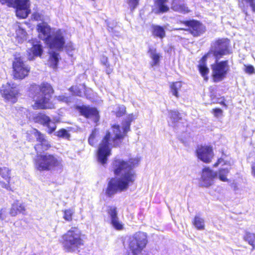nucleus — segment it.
I'll use <instances>...</instances> for the list:
<instances>
[{
  "label": "nucleus",
  "mask_w": 255,
  "mask_h": 255,
  "mask_svg": "<svg viewBox=\"0 0 255 255\" xmlns=\"http://www.w3.org/2000/svg\"><path fill=\"white\" fill-rule=\"evenodd\" d=\"M140 159L137 157H130L127 160L115 158L112 167L114 174L118 178L112 177L108 182L105 190L107 197L111 198L118 192L127 190L133 184L136 178L134 169L138 166Z\"/></svg>",
  "instance_id": "nucleus-1"
},
{
  "label": "nucleus",
  "mask_w": 255,
  "mask_h": 255,
  "mask_svg": "<svg viewBox=\"0 0 255 255\" xmlns=\"http://www.w3.org/2000/svg\"><path fill=\"white\" fill-rule=\"evenodd\" d=\"M26 138L28 142H33L34 139L38 142L34 146L36 153L33 160L35 168L39 171H48L62 166V161L54 154L45 152L49 150L52 145L45 138V135L34 128L26 133Z\"/></svg>",
  "instance_id": "nucleus-2"
},
{
  "label": "nucleus",
  "mask_w": 255,
  "mask_h": 255,
  "mask_svg": "<svg viewBox=\"0 0 255 255\" xmlns=\"http://www.w3.org/2000/svg\"><path fill=\"white\" fill-rule=\"evenodd\" d=\"M136 118V116L133 113L128 114L122 122V132L120 125H112L111 128L115 133L114 137L112 136L109 130L106 131L97 149V155L99 162L103 165L107 163L108 157L111 154L112 147H116L121 144L125 137L127 136V133L130 130L131 123Z\"/></svg>",
  "instance_id": "nucleus-3"
},
{
  "label": "nucleus",
  "mask_w": 255,
  "mask_h": 255,
  "mask_svg": "<svg viewBox=\"0 0 255 255\" xmlns=\"http://www.w3.org/2000/svg\"><path fill=\"white\" fill-rule=\"evenodd\" d=\"M34 86L36 89L38 88V91L31 93V97L35 99L32 106L33 109L46 110L54 108V104L51 99L54 90L51 85L47 83H42L40 85H35Z\"/></svg>",
  "instance_id": "nucleus-4"
},
{
  "label": "nucleus",
  "mask_w": 255,
  "mask_h": 255,
  "mask_svg": "<svg viewBox=\"0 0 255 255\" xmlns=\"http://www.w3.org/2000/svg\"><path fill=\"white\" fill-rule=\"evenodd\" d=\"M83 236L77 227H72L61 236L59 242L66 252L79 253L85 245Z\"/></svg>",
  "instance_id": "nucleus-5"
},
{
  "label": "nucleus",
  "mask_w": 255,
  "mask_h": 255,
  "mask_svg": "<svg viewBox=\"0 0 255 255\" xmlns=\"http://www.w3.org/2000/svg\"><path fill=\"white\" fill-rule=\"evenodd\" d=\"M232 53L230 40L227 38H219L213 42L209 50L201 58L199 65H207V58L211 55L215 60Z\"/></svg>",
  "instance_id": "nucleus-6"
},
{
  "label": "nucleus",
  "mask_w": 255,
  "mask_h": 255,
  "mask_svg": "<svg viewBox=\"0 0 255 255\" xmlns=\"http://www.w3.org/2000/svg\"><path fill=\"white\" fill-rule=\"evenodd\" d=\"M13 56L12 68L13 78L16 80H22L29 75L30 67L25 63L23 56L20 53L15 52Z\"/></svg>",
  "instance_id": "nucleus-7"
},
{
  "label": "nucleus",
  "mask_w": 255,
  "mask_h": 255,
  "mask_svg": "<svg viewBox=\"0 0 255 255\" xmlns=\"http://www.w3.org/2000/svg\"><path fill=\"white\" fill-rule=\"evenodd\" d=\"M211 69L213 82H220L227 77L230 71L229 61L228 60L221 61L215 60L214 63L211 65Z\"/></svg>",
  "instance_id": "nucleus-8"
},
{
  "label": "nucleus",
  "mask_w": 255,
  "mask_h": 255,
  "mask_svg": "<svg viewBox=\"0 0 255 255\" xmlns=\"http://www.w3.org/2000/svg\"><path fill=\"white\" fill-rule=\"evenodd\" d=\"M148 243L147 234L142 232L134 233L130 238L128 243L129 250H132L134 253H142Z\"/></svg>",
  "instance_id": "nucleus-9"
},
{
  "label": "nucleus",
  "mask_w": 255,
  "mask_h": 255,
  "mask_svg": "<svg viewBox=\"0 0 255 255\" xmlns=\"http://www.w3.org/2000/svg\"><path fill=\"white\" fill-rule=\"evenodd\" d=\"M180 23L187 26V28H179L176 30L188 31L194 37H197L203 35L206 31V26L200 21L196 19H189L180 21Z\"/></svg>",
  "instance_id": "nucleus-10"
},
{
  "label": "nucleus",
  "mask_w": 255,
  "mask_h": 255,
  "mask_svg": "<svg viewBox=\"0 0 255 255\" xmlns=\"http://www.w3.org/2000/svg\"><path fill=\"white\" fill-rule=\"evenodd\" d=\"M197 158L205 163H210L214 157L213 147L209 144L198 145L195 149Z\"/></svg>",
  "instance_id": "nucleus-11"
},
{
  "label": "nucleus",
  "mask_w": 255,
  "mask_h": 255,
  "mask_svg": "<svg viewBox=\"0 0 255 255\" xmlns=\"http://www.w3.org/2000/svg\"><path fill=\"white\" fill-rule=\"evenodd\" d=\"M0 94L6 102H11L14 103L17 101L19 92L14 84L7 82L2 85L0 89Z\"/></svg>",
  "instance_id": "nucleus-12"
},
{
  "label": "nucleus",
  "mask_w": 255,
  "mask_h": 255,
  "mask_svg": "<svg viewBox=\"0 0 255 255\" xmlns=\"http://www.w3.org/2000/svg\"><path fill=\"white\" fill-rule=\"evenodd\" d=\"M76 109L78 111L80 116L87 119H92L97 123L99 122L100 116L99 111L97 108L89 105L77 106Z\"/></svg>",
  "instance_id": "nucleus-13"
},
{
  "label": "nucleus",
  "mask_w": 255,
  "mask_h": 255,
  "mask_svg": "<svg viewBox=\"0 0 255 255\" xmlns=\"http://www.w3.org/2000/svg\"><path fill=\"white\" fill-rule=\"evenodd\" d=\"M217 176V173L208 166L203 167L201 171L199 179L200 186L209 187L214 184V180Z\"/></svg>",
  "instance_id": "nucleus-14"
},
{
  "label": "nucleus",
  "mask_w": 255,
  "mask_h": 255,
  "mask_svg": "<svg viewBox=\"0 0 255 255\" xmlns=\"http://www.w3.org/2000/svg\"><path fill=\"white\" fill-rule=\"evenodd\" d=\"M35 123L42 125L48 128L47 132L51 134L55 131L57 126L55 123L52 122L50 118L43 113H39L33 117Z\"/></svg>",
  "instance_id": "nucleus-15"
},
{
  "label": "nucleus",
  "mask_w": 255,
  "mask_h": 255,
  "mask_svg": "<svg viewBox=\"0 0 255 255\" xmlns=\"http://www.w3.org/2000/svg\"><path fill=\"white\" fill-rule=\"evenodd\" d=\"M45 43L51 49L61 50L64 47L65 43L64 37L61 30L60 29L57 30L52 36H51L50 40Z\"/></svg>",
  "instance_id": "nucleus-16"
},
{
  "label": "nucleus",
  "mask_w": 255,
  "mask_h": 255,
  "mask_svg": "<svg viewBox=\"0 0 255 255\" xmlns=\"http://www.w3.org/2000/svg\"><path fill=\"white\" fill-rule=\"evenodd\" d=\"M16 15L19 18H26L30 12L28 0H14Z\"/></svg>",
  "instance_id": "nucleus-17"
},
{
  "label": "nucleus",
  "mask_w": 255,
  "mask_h": 255,
  "mask_svg": "<svg viewBox=\"0 0 255 255\" xmlns=\"http://www.w3.org/2000/svg\"><path fill=\"white\" fill-rule=\"evenodd\" d=\"M29 42L31 47L27 51L28 59L32 60L36 57H41L43 53V46L41 42L36 39H32Z\"/></svg>",
  "instance_id": "nucleus-18"
},
{
  "label": "nucleus",
  "mask_w": 255,
  "mask_h": 255,
  "mask_svg": "<svg viewBox=\"0 0 255 255\" xmlns=\"http://www.w3.org/2000/svg\"><path fill=\"white\" fill-rule=\"evenodd\" d=\"M11 169L7 167H0V176L2 178L0 180V186L1 188L8 191H13V188L10 183Z\"/></svg>",
  "instance_id": "nucleus-19"
},
{
  "label": "nucleus",
  "mask_w": 255,
  "mask_h": 255,
  "mask_svg": "<svg viewBox=\"0 0 255 255\" xmlns=\"http://www.w3.org/2000/svg\"><path fill=\"white\" fill-rule=\"evenodd\" d=\"M36 31L38 37L44 41L48 42L51 38V28L47 22L42 21L36 25Z\"/></svg>",
  "instance_id": "nucleus-20"
},
{
  "label": "nucleus",
  "mask_w": 255,
  "mask_h": 255,
  "mask_svg": "<svg viewBox=\"0 0 255 255\" xmlns=\"http://www.w3.org/2000/svg\"><path fill=\"white\" fill-rule=\"evenodd\" d=\"M107 213L111 218V224L113 228L117 231L123 230L124 224L119 220L117 208L114 206H109L107 210Z\"/></svg>",
  "instance_id": "nucleus-21"
},
{
  "label": "nucleus",
  "mask_w": 255,
  "mask_h": 255,
  "mask_svg": "<svg viewBox=\"0 0 255 255\" xmlns=\"http://www.w3.org/2000/svg\"><path fill=\"white\" fill-rule=\"evenodd\" d=\"M171 8L174 11L183 14L189 13L190 10L184 0H172Z\"/></svg>",
  "instance_id": "nucleus-22"
},
{
  "label": "nucleus",
  "mask_w": 255,
  "mask_h": 255,
  "mask_svg": "<svg viewBox=\"0 0 255 255\" xmlns=\"http://www.w3.org/2000/svg\"><path fill=\"white\" fill-rule=\"evenodd\" d=\"M25 211L24 204L16 200L11 204L9 213L11 216L14 217L20 214H25Z\"/></svg>",
  "instance_id": "nucleus-23"
},
{
  "label": "nucleus",
  "mask_w": 255,
  "mask_h": 255,
  "mask_svg": "<svg viewBox=\"0 0 255 255\" xmlns=\"http://www.w3.org/2000/svg\"><path fill=\"white\" fill-rule=\"evenodd\" d=\"M168 0H154V9L152 11L155 14L166 13L169 11V7L167 4Z\"/></svg>",
  "instance_id": "nucleus-24"
},
{
  "label": "nucleus",
  "mask_w": 255,
  "mask_h": 255,
  "mask_svg": "<svg viewBox=\"0 0 255 255\" xmlns=\"http://www.w3.org/2000/svg\"><path fill=\"white\" fill-rule=\"evenodd\" d=\"M182 86V82L180 81L172 82L170 83V91L172 95L175 96L176 98L179 97V91L180 90Z\"/></svg>",
  "instance_id": "nucleus-25"
},
{
  "label": "nucleus",
  "mask_w": 255,
  "mask_h": 255,
  "mask_svg": "<svg viewBox=\"0 0 255 255\" xmlns=\"http://www.w3.org/2000/svg\"><path fill=\"white\" fill-rule=\"evenodd\" d=\"M243 239L244 241L251 246L252 250L253 251L255 249V234L252 233L249 231H246Z\"/></svg>",
  "instance_id": "nucleus-26"
},
{
  "label": "nucleus",
  "mask_w": 255,
  "mask_h": 255,
  "mask_svg": "<svg viewBox=\"0 0 255 255\" xmlns=\"http://www.w3.org/2000/svg\"><path fill=\"white\" fill-rule=\"evenodd\" d=\"M192 224L197 230H203L205 229L204 220L199 215L195 216L192 221Z\"/></svg>",
  "instance_id": "nucleus-27"
},
{
  "label": "nucleus",
  "mask_w": 255,
  "mask_h": 255,
  "mask_svg": "<svg viewBox=\"0 0 255 255\" xmlns=\"http://www.w3.org/2000/svg\"><path fill=\"white\" fill-rule=\"evenodd\" d=\"M152 34L155 37H159L160 39L165 36L164 28L160 25H152Z\"/></svg>",
  "instance_id": "nucleus-28"
},
{
  "label": "nucleus",
  "mask_w": 255,
  "mask_h": 255,
  "mask_svg": "<svg viewBox=\"0 0 255 255\" xmlns=\"http://www.w3.org/2000/svg\"><path fill=\"white\" fill-rule=\"evenodd\" d=\"M155 51V49L149 48L148 50V53L150 54V58L152 60V66L159 65L160 59L162 57L159 53H157Z\"/></svg>",
  "instance_id": "nucleus-29"
},
{
  "label": "nucleus",
  "mask_w": 255,
  "mask_h": 255,
  "mask_svg": "<svg viewBox=\"0 0 255 255\" xmlns=\"http://www.w3.org/2000/svg\"><path fill=\"white\" fill-rule=\"evenodd\" d=\"M197 68L200 74L203 78L205 82H207L209 80L208 74L209 73V69L207 65H198Z\"/></svg>",
  "instance_id": "nucleus-30"
},
{
  "label": "nucleus",
  "mask_w": 255,
  "mask_h": 255,
  "mask_svg": "<svg viewBox=\"0 0 255 255\" xmlns=\"http://www.w3.org/2000/svg\"><path fill=\"white\" fill-rule=\"evenodd\" d=\"M230 172V169L227 168H221L218 170V178L223 182H228L227 175Z\"/></svg>",
  "instance_id": "nucleus-31"
},
{
  "label": "nucleus",
  "mask_w": 255,
  "mask_h": 255,
  "mask_svg": "<svg viewBox=\"0 0 255 255\" xmlns=\"http://www.w3.org/2000/svg\"><path fill=\"white\" fill-rule=\"evenodd\" d=\"M63 214V218L67 222H71L73 220L74 214L75 213L73 209L69 208L62 210Z\"/></svg>",
  "instance_id": "nucleus-32"
},
{
  "label": "nucleus",
  "mask_w": 255,
  "mask_h": 255,
  "mask_svg": "<svg viewBox=\"0 0 255 255\" xmlns=\"http://www.w3.org/2000/svg\"><path fill=\"white\" fill-rule=\"evenodd\" d=\"M227 156L226 154L223 153L222 156L217 159L216 161L213 165V166L214 167H217L220 164L222 165H231L230 161L225 159Z\"/></svg>",
  "instance_id": "nucleus-33"
},
{
  "label": "nucleus",
  "mask_w": 255,
  "mask_h": 255,
  "mask_svg": "<svg viewBox=\"0 0 255 255\" xmlns=\"http://www.w3.org/2000/svg\"><path fill=\"white\" fill-rule=\"evenodd\" d=\"M117 118H121L127 114V108L124 105H119L113 112Z\"/></svg>",
  "instance_id": "nucleus-34"
},
{
  "label": "nucleus",
  "mask_w": 255,
  "mask_h": 255,
  "mask_svg": "<svg viewBox=\"0 0 255 255\" xmlns=\"http://www.w3.org/2000/svg\"><path fill=\"white\" fill-rule=\"evenodd\" d=\"M169 114L170 118L174 123L178 122L182 119L181 114L177 110H170Z\"/></svg>",
  "instance_id": "nucleus-35"
},
{
  "label": "nucleus",
  "mask_w": 255,
  "mask_h": 255,
  "mask_svg": "<svg viewBox=\"0 0 255 255\" xmlns=\"http://www.w3.org/2000/svg\"><path fill=\"white\" fill-rule=\"evenodd\" d=\"M56 136L59 138H66L69 139L70 134L65 128L59 129L55 133Z\"/></svg>",
  "instance_id": "nucleus-36"
},
{
  "label": "nucleus",
  "mask_w": 255,
  "mask_h": 255,
  "mask_svg": "<svg viewBox=\"0 0 255 255\" xmlns=\"http://www.w3.org/2000/svg\"><path fill=\"white\" fill-rule=\"evenodd\" d=\"M96 136V131L95 129H94L92 131L88 138V143L90 145L94 146L96 145L97 142Z\"/></svg>",
  "instance_id": "nucleus-37"
},
{
  "label": "nucleus",
  "mask_w": 255,
  "mask_h": 255,
  "mask_svg": "<svg viewBox=\"0 0 255 255\" xmlns=\"http://www.w3.org/2000/svg\"><path fill=\"white\" fill-rule=\"evenodd\" d=\"M58 54L56 53L55 52H53L50 56V60L51 62L52 63V66L53 68H56L57 66L58 63Z\"/></svg>",
  "instance_id": "nucleus-38"
},
{
  "label": "nucleus",
  "mask_w": 255,
  "mask_h": 255,
  "mask_svg": "<svg viewBox=\"0 0 255 255\" xmlns=\"http://www.w3.org/2000/svg\"><path fill=\"white\" fill-rule=\"evenodd\" d=\"M128 3L129 6L130 10L132 11L138 6L139 0H128Z\"/></svg>",
  "instance_id": "nucleus-39"
},
{
  "label": "nucleus",
  "mask_w": 255,
  "mask_h": 255,
  "mask_svg": "<svg viewBox=\"0 0 255 255\" xmlns=\"http://www.w3.org/2000/svg\"><path fill=\"white\" fill-rule=\"evenodd\" d=\"M32 18L35 21H42L43 20V15L42 14L38 12L35 11L32 14Z\"/></svg>",
  "instance_id": "nucleus-40"
},
{
  "label": "nucleus",
  "mask_w": 255,
  "mask_h": 255,
  "mask_svg": "<svg viewBox=\"0 0 255 255\" xmlns=\"http://www.w3.org/2000/svg\"><path fill=\"white\" fill-rule=\"evenodd\" d=\"M244 71L249 74H253L255 73V68L252 65H245Z\"/></svg>",
  "instance_id": "nucleus-41"
},
{
  "label": "nucleus",
  "mask_w": 255,
  "mask_h": 255,
  "mask_svg": "<svg viewBox=\"0 0 255 255\" xmlns=\"http://www.w3.org/2000/svg\"><path fill=\"white\" fill-rule=\"evenodd\" d=\"M211 113L214 115V117L217 118L222 115L223 111L220 108H216L212 110Z\"/></svg>",
  "instance_id": "nucleus-42"
},
{
  "label": "nucleus",
  "mask_w": 255,
  "mask_h": 255,
  "mask_svg": "<svg viewBox=\"0 0 255 255\" xmlns=\"http://www.w3.org/2000/svg\"><path fill=\"white\" fill-rule=\"evenodd\" d=\"M56 100L60 102L68 103L69 102V98L65 95H59L55 97Z\"/></svg>",
  "instance_id": "nucleus-43"
},
{
  "label": "nucleus",
  "mask_w": 255,
  "mask_h": 255,
  "mask_svg": "<svg viewBox=\"0 0 255 255\" xmlns=\"http://www.w3.org/2000/svg\"><path fill=\"white\" fill-rule=\"evenodd\" d=\"M69 90L77 96H81L82 95V92L78 89L77 86H71Z\"/></svg>",
  "instance_id": "nucleus-44"
},
{
  "label": "nucleus",
  "mask_w": 255,
  "mask_h": 255,
  "mask_svg": "<svg viewBox=\"0 0 255 255\" xmlns=\"http://www.w3.org/2000/svg\"><path fill=\"white\" fill-rule=\"evenodd\" d=\"M248 2L253 11L255 12V0H245Z\"/></svg>",
  "instance_id": "nucleus-45"
},
{
  "label": "nucleus",
  "mask_w": 255,
  "mask_h": 255,
  "mask_svg": "<svg viewBox=\"0 0 255 255\" xmlns=\"http://www.w3.org/2000/svg\"><path fill=\"white\" fill-rule=\"evenodd\" d=\"M0 2L2 4H6L10 7L13 4V0H0Z\"/></svg>",
  "instance_id": "nucleus-46"
},
{
  "label": "nucleus",
  "mask_w": 255,
  "mask_h": 255,
  "mask_svg": "<svg viewBox=\"0 0 255 255\" xmlns=\"http://www.w3.org/2000/svg\"><path fill=\"white\" fill-rule=\"evenodd\" d=\"M106 72L107 74L110 75L113 72V69L111 67L110 63L105 65Z\"/></svg>",
  "instance_id": "nucleus-47"
},
{
  "label": "nucleus",
  "mask_w": 255,
  "mask_h": 255,
  "mask_svg": "<svg viewBox=\"0 0 255 255\" xmlns=\"http://www.w3.org/2000/svg\"><path fill=\"white\" fill-rule=\"evenodd\" d=\"M101 63L104 66L108 64L109 63L108 58L105 55H103L101 58Z\"/></svg>",
  "instance_id": "nucleus-48"
},
{
  "label": "nucleus",
  "mask_w": 255,
  "mask_h": 255,
  "mask_svg": "<svg viewBox=\"0 0 255 255\" xmlns=\"http://www.w3.org/2000/svg\"><path fill=\"white\" fill-rule=\"evenodd\" d=\"M6 217V213L5 211L3 209H1L0 210V219L1 220H4Z\"/></svg>",
  "instance_id": "nucleus-49"
},
{
  "label": "nucleus",
  "mask_w": 255,
  "mask_h": 255,
  "mask_svg": "<svg viewBox=\"0 0 255 255\" xmlns=\"http://www.w3.org/2000/svg\"><path fill=\"white\" fill-rule=\"evenodd\" d=\"M129 251L130 253L128 252L126 255H140V254H141V253L139 252L134 253V252H133L132 250Z\"/></svg>",
  "instance_id": "nucleus-50"
},
{
  "label": "nucleus",
  "mask_w": 255,
  "mask_h": 255,
  "mask_svg": "<svg viewBox=\"0 0 255 255\" xmlns=\"http://www.w3.org/2000/svg\"><path fill=\"white\" fill-rule=\"evenodd\" d=\"M251 169L252 174L255 177V162L252 164Z\"/></svg>",
  "instance_id": "nucleus-51"
},
{
  "label": "nucleus",
  "mask_w": 255,
  "mask_h": 255,
  "mask_svg": "<svg viewBox=\"0 0 255 255\" xmlns=\"http://www.w3.org/2000/svg\"><path fill=\"white\" fill-rule=\"evenodd\" d=\"M219 104L221 105H222L223 106H224L225 108H228V106L226 104V103L224 101H221L219 102Z\"/></svg>",
  "instance_id": "nucleus-52"
},
{
  "label": "nucleus",
  "mask_w": 255,
  "mask_h": 255,
  "mask_svg": "<svg viewBox=\"0 0 255 255\" xmlns=\"http://www.w3.org/2000/svg\"><path fill=\"white\" fill-rule=\"evenodd\" d=\"M209 89H210V91H211V92H213V91H215L214 88L213 87H210L209 88Z\"/></svg>",
  "instance_id": "nucleus-53"
},
{
  "label": "nucleus",
  "mask_w": 255,
  "mask_h": 255,
  "mask_svg": "<svg viewBox=\"0 0 255 255\" xmlns=\"http://www.w3.org/2000/svg\"><path fill=\"white\" fill-rule=\"evenodd\" d=\"M69 47H71V49H73V48L72 47V45L69 46Z\"/></svg>",
  "instance_id": "nucleus-54"
},
{
  "label": "nucleus",
  "mask_w": 255,
  "mask_h": 255,
  "mask_svg": "<svg viewBox=\"0 0 255 255\" xmlns=\"http://www.w3.org/2000/svg\"><path fill=\"white\" fill-rule=\"evenodd\" d=\"M92 1H95V0H92Z\"/></svg>",
  "instance_id": "nucleus-55"
}]
</instances>
